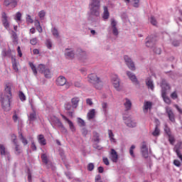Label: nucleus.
<instances>
[{"label":"nucleus","mask_w":182,"mask_h":182,"mask_svg":"<svg viewBox=\"0 0 182 182\" xmlns=\"http://www.w3.org/2000/svg\"><path fill=\"white\" fill-rule=\"evenodd\" d=\"M12 84L6 85L4 92L0 96V105L5 112L11 110V102L12 101Z\"/></svg>","instance_id":"obj_1"},{"label":"nucleus","mask_w":182,"mask_h":182,"mask_svg":"<svg viewBox=\"0 0 182 182\" xmlns=\"http://www.w3.org/2000/svg\"><path fill=\"white\" fill-rule=\"evenodd\" d=\"M100 1L91 0L90 4V18H97L100 16Z\"/></svg>","instance_id":"obj_2"},{"label":"nucleus","mask_w":182,"mask_h":182,"mask_svg":"<svg viewBox=\"0 0 182 182\" xmlns=\"http://www.w3.org/2000/svg\"><path fill=\"white\" fill-rule=\"evenodd\" d=\"M161 96L163 97L164 102L166 103V105H171V100H170V98L167 97V90H170L171 87L167 83V81H166L165 80H161Z\"/></svg>","instance_id":"obj_3"},{"label":"nucleus","mask_w":182,"mask_h":182,"mask_svg":"<svg viewBox=\"0 0 182 182\" xmlns=\"http://www.w3.org/2000/svg\"><path fill=\"white\" fill-rule=\"evenodd\" d=\"M87 81L90 83H92V85H93L95 89H98V90L102 89V80H100V77L97 76V75L95 73H91L88 75Z\"/></svg>","instance_id":"obj_4"},{"label":"nucleus","mask_w":182,"mask_h":182,"mask_svg":"<svg viewBox=\"0 0 182 182\" xmlns=\"http://www.w3.org/2000/svg\"><path fill=\"white\" fill-rule=\"evenodd\" d=\"M56 85L57 86H65V89H69L71 86L70 82H68L66 77L62 75L59 76L56 79Z\"/></svg>","instance_id":"obj_5"},{"label":"nucleus","mask_w":182,"mask_h":182,"mask_svg":"<svg viewBox=\"0 0 182 182\" xmlns=\"http://www.w3.org/2000/svg\"><path fill=\"white\" fill-rule=\"evenodd\" d=\"M112 86L117 90V92L122 90V85H120V78H119V76L116 75H112Z\"/></svg>","instance_id":"obj_6"},{"label":"nucleus","mask_w":182,"mask_h":182,"mask_svg":"<svg viewBox=\"0 0 182 182\" xmlns=\"http://www.w3.org/2000/svg\"><path fill=\"white\" fill-rule=\"evenodd\" d=\"M78 60L80 63H82V65H87V63H89V58H87V53H86V51L81 50L78 56Z\"/></svg>","instance_id":"obj_7"},{"label":"nucleus","mask_w":182,"mask_h":182,"mask_svg":"<svg viewBox=\"0 0 182 182\" xmlns=\"http://www.w3.org/2000/svg\"><path fill=\"white\" fill-rule=\"evenodd\" d=\"M124 59L129 69L131 70H136V66L134 65V63H133L132 60V58H130L128 55H124Z\"/></svg>","instance_id":"obj_8"},{"label":"nucleus","mask_w":182,"mask_h":182,"mask_svg":"<svg viewBox=\"0 0 182 182\" xmlns=\"http://www.w3.org/2000/svg\"><path fill=\"white\" fill-rule=\"evenodd\" d=\"M141 152L144 159L149 157V148L147 147V143H146V141L141 143Z\"/></svg>","instance_id":"obj_9"},{"label":"nucleus","mask_w":182,"mask_h":182,"mask_svg":"<svg viewBox=\"0 0 182 182\" xmlns=\"http://www.w3.org/2000/svg\"><path fill=\"white\" fill-rule=\"evenodd\" d=\"M21 113V111L19 109H15L14 111L12 119L14 122V123H18V124H22V119H21V117H19V114Z\"/></svg>","instance_id":"obj_10"},{"label":"nucleus","mask_w":182,"mask_h":182,"mask_svg":"<svg viewBox=\"0 0 182 182\" xmlns=\"http://www.w3.org/2000/svg\"><path fill=\"white\" fill-rule=\"evenodd\" d=\"M117 21L114 18H111V29L114 36L119 35V30L117 29Z\"/></svg>","instance_id":"obj_11"},{"label":"nucleus","mask_w":182,"mask_h":182,"mask_svg":"<svg viewBox=\"0 0 182 182\" xmlns=\"http://www.w3.org/2000/svg\"><path fill=\"white\" fill-rule=\"evenodd\" d=\"M109 159L112 163H117L119 161V155L117 154V151H116V150L114 149H112L111 151L109 152Z\"/></svg>","instance_id":"obj_12"},{"label":"nucleus","mask_w":182,"mask_h":182,"mask_svg":"<svg viewBox=\"0 0 182 182\" xmlns=\"http://www.w3.org/2000/svg\"><path fill=\"white\" fill-rule=\"evenodd\" d=\"M123 119L128 127H136L137 126L136 121L132 120L130 117H124Z\"/></svg>","instance_id":"obj_13"},{"label":"nucleus","mask_w":182,"mask_h":182,"mask_svg":"<svg viewBox=\"0 0 182 182\" xmlns=\"http://www.w3.org/2000/svg\"><path fill=\"white\" fill-rule=\"evenodd\" d=\"M0 154L1 156H5L7 160H11V154L6 150L4 144H0Z\"/></svg>","instance_id":"obj_14"},{"label":"nucleus","mask_w":182,"mask_h":182,"mask_svg":"<svg viewBox=\"0 0 182 182\" xmlns=\"http://www.w3.org/2000/svg\"><path fill=\"white\" fill-rule=\"evenodd\" d=\"M127 75L130 79V80L134 83V85H140V82H139V80H137V77H136V75L133 74L130 71H127Z\"/></svg>","instance_id":"obj_15"},{"label":"nucleus","mask_w":182,"mask_h":182,"mask_svg":"<svg viewBox=\"0 0 182 182\" xmlns=\"http://www.w3.org/2000/svg\"><path fill=\"white\" fill-rule=\"evenodd\" d=\"M65 56L67 59H74L75 58V50L71 48H66L65 50Z\"/></svg>","instance_id":"obj_16"},{"label":"nucleus","mask_w":182,"mask_h":182,"mask_svg":"<svg viewBox=\"0 0 182 182\" xmlns=\"http://www.w3.org/2000/svg\"><path fill=\"white\" fill-rule=\"evenodd\" d=\"M61 117H63V120H65V122H67V123H68L69 127L71 132H76V127H75V124H73V122L70 119H68V117H66V116L63 114H61Z\"/></svg>","instance_id":"obj_17"},{"label":"nucleus","mask_w":182,"mask_h":182,"mask_svg":"<svg viewBox=\"0 0 182 182\" xmlns=\"http://www.w3.org/2000/svg\"><path fill=\"white\" fill-rule=\"evenodd\" d=\"M5 6H10V8H16L18 1L16 0H5Z\"/></svg>","instance_id":"obj_18"},{"label":"nucleus","mask_w":182,"mask_h":182,"mask_svg":"<svg viewBox=\"0 0 182 182\" xmlns=\"http://www.w3.org/2000/svg\"><path fill=\"white\" fill-rule=\"evenodd\" d=\"M146 85L147 86L148 89H150L151 90H154V83L153 82V80H151V77H148L145 80Z\"/></svg>","instance_id":"obj_19"},{"label":"nucleus","mask_w":182,"mask_h":182,"mask_svg":"<svg viewBox=\"0 0 182 182\" xmlns=\"http://www.w3.org/2000/svg\"><path fill=\"white\" fill-rule=\"evenodd\" d=\"M166 112L168 114V117L171 122H174L175 118H174V113L173 112V110H171V108L169 107H166Z\"/></svg>","instance_id":"obj_20"},{"label":"nucleus","mask_w":182,"mask_h":182,"mask_svg":"<svg viewBox=\"0 0 182 182\" xmlns=\"http://www.w3.org/2000/svg\"><path fill=\"white\" fill-rule=\"evenodd\" d=\"M2 23L6 29L9 28V21H8V16L5 12L2 13Z\"/></svg>","instance_id":"obj_21"},{"label":"nucleus","mask_w":182,"mask_h":182,"mask_svg":"<svg viewBox=\"0 0 182 182\" xmlns=\"http://www.w3.org/2000/svg\"><path fill=\"white\" fill-rule=\"evenodd\" d=\"M174 151H176V153L178 157H179V159H181V161H182L181 143L177 144L175 146Z\"/></svg>","instance_id":"obj_22"},{"label":"nucleus","mask_w":182,"mask_h":182,"mask_svg":"<svg viewBox=\"0 0 182 182\" xmlns=\"http://www.w3.org/2000/svg\"><path fill=\"white\" fill-rule=\"evenodd\" d=\"M79 102H80V99L77 97H75L71 99V105L73 106V109H77V106H79Z\"/></svg>","instance_id":"obj_23"},{"label":"nucleus","mask_w":182,"mask_h":182,"mask_svg":"<svg viewBox=\"0 0 182 182\" xmlns=\"http://www.w3.org/2000/svg\"><path fill=\"white\" fill-rule=\"evenodd\" d=\"M37 139L41 146H46V139H45V136H43V134L38 135Z\"/></svg>","instance_id":"obj_24"},{"label":"nucleus","mask_w":182,"mask_h":182,"mask_svg":"<svg viewBox=\"0 0 182 182\" xmlns=\"http://www.w3.org/2000/svg\"><path fill=\"white\" fill-rule=\"evenodd\" d=\"M11 62L13 70H14V72L18 73V72H19V68L18 67V63L16 62V59L13 56L11 57Z\"/></svg>","instance_id":"obj_25"},{"label":"nucleus","mask_w":182,"mask_h":182,"mask_svg":"<svg viewBox=\"0 0 182 182\" xmlns=\"http://www.w3.org/2000/svg\"><path fill=\"white\" fill-rule=\"evenodd\" d=\"M124 106L126 110H130L132 109V101L129 98L124 100Z\"/></svg>","instance_id":"obj_26"},{"label":"nucleus","mask_w":182,"mask_h":182,"mask_svg":"<svg viewBox=\"0 0 182 182\" xmlns=\"http://www.w3.org/2000/svg\"><path fill=\"white\" fill-rule=\"evenodd\" d=\"M14 154L16 156H19L20 154H22V152H23L22 147H21V145H19V144L14 145Z\"/></svg>","instance_id":"obj_27"},{"label":"nucleus","mask_w":182,"mask_h":182,"mask_svg":"<svg viewBox=\"0 0 182 182\" xmlns=\"http://www.w3.org/2000/svg\"><path fill=\"white\" fill-rule=\"evenodd\" d=\"M154 46V39H153V37H147L146 38V46L147 48H152V46Z\"/></svg>","instance_id":"obj_28"},{"label":"nucleus","mask_w":182,"mask_h":182,"mask_svg":"<svg viewBox=\"0 0 182 182\" xmlns=\"http://www.w3.org/2000/svg\"><path fill=\"white\" fill-rule=\"evenodd\" d=\"M95 116H96V110L95 109L90 110L87 114V117L88 120H92V119H95Z\"/></svg>","instance_id":"obj_29"},{"label":"nucleus","mask_w":182,"mask_h":182,"mask_svg":"<svg viewBox=\"0 0 182 182\" xmlns=\"http://www.w3.org/2000/svg\"><path fill=\"white\" fill-rule=\"evenodd\" d=\"M34 25L38 32H39V33H42V32H43V30L42 29V26H41V22L38 20L34 21Z\"/></svg>","instance_id":"obj_30"},{"label":"nucleus","mask_w":182,"mask_h":182,"mask_svg":"<svg viewBox=\"0 0 182 182\" xmlns=\"http://www.w3.org/2000/svg\"><path fill=\"white\" fill-rule=\"evenodd\" d=\"M108 135L111 143H116V139H114V134H113V132L111 129L108 130Z\"/></svg>","instance_id":"obj_31"},{"label":"nucleus","mask_w":182,"mask_h":182,"mask_svg":"<svg viewBox=\"0 0 182 182\" xmlns=\"http://www.w3.org/2000/svg\"><path fill=\"white\" fill-rule=\"evenodd\" d=\"M109 16H110V14L109 13V10L107 9V6H104V12L102 15L103 19H109Z\"/></svg>","instance_id":"obj_32"},{"label":"nucleus","mask_w":182,"mask_h":182,"mask_svg":"<svg viewBox=\"0 0 182 182\" xmlns=\"http://www.w3.org/2000/svg\"><path fill=\"white\" fill-rule=\"evenodd\" d=\"M151 106H153V102L146 101L144 104V109L149 110V109H151Z\"/></svg>","instance_id":"obj_33"},{"label":"nucleus","mask_w":182,"mask_h":182,"mask_svg":"<svg viewBox=\"0 0 182 182\" xmlns=\"http://www.w3.org/2000/svg\"><path fill=\"white\" fill-rule=\"evenodd\" d=\"M54 124L57 126V127L60 128L61 126H63V124L60 122L59 118L58 117H54V120L53 121Z\"/></svg>","instance_id":"obj_34"},{"label":"nucleus","mask_w":182,"mask_h":182,"mask_svg":"<svg viewBox=\"0 0 182 182\" xmlns=\"http://www.w3.org/2000/svg\"><path fill=\"white\" fill-rule=\"evenodd\" d=\"M151 134L154 137H158V136H160V129L157 125L156 126L154 131L151 132Z\"/></svg>","instance_id":"obj_35"},{"label":"nucleus","mask_w":182,"mask_h":182,"mask_svg":"<svg viewBox=\"0 0 182 182\" xmlns=\"http://www.w3.org/2000/svg\"><path fill=\"white\" fill-rule=\"evenodd\" d=\"M29 66L31 68V69L32 70L33 75H35V76H36V75H38V70L36 69V66H35L34 64H33V63L30 62L29 63Z\"/></svg>","instance_id":"obj_36"},{"label":"nucleus","mask_w":182,"mask_h":182,"mask_svg":"<svg viewBox=\"0 0 182 182\" xmlns=\"http://www.w3.org/2000/svg\"><path fill=\"white\" fill-rule=\"evenodd\" d=\"M14 19L15 21H16V22H18V23H19L22 19V14H21V12H17L14 16Z\"/></svg>","instance_id":"obj_37"},{"label":"nucleus","mask_w":182,"mask_h":182,"mask_svg":"<svg viewBox=\"0 0 182 182\" xmlns=\"http://www.w3.org/2000/svg\"><path fill=\"white\" fill-rule=\"evenodd\" d=\"M11 50H4L2 51V56H4V58H6V56H7V58H11Z\"/></svg>","instance_id":"obj_38"},{"label":"nucleus","mask_w":182,"mask_h":182,"mask_svg":"<svg viewBox=\"0 0 182 182\" xmlns=\"http://www.w3.org/2000/svg\"><path fill=\"white\" fill-rule=\"evenodd\" d=\"M19 138L20 140L22 141L23 144H24V146H26V144H28V139L23 137V134H22V133L19 134Z\"/></svg>","instance_id":"obj_39"},{"label":"nucleus","mask_w":182,"mask_h":182,"mask_svg":"<svg viewBox=\"0 0 182 182\" xmlns=\"http://www.w3.org/2000/svg\"><path fill=\"white\" fill-rule=\"evenodd\" d=\"M41 159L43 163H45L46 164H48V163H49V160L48 159V155H46V154H41Z\"/></svg>","instance_id":"obj_40"},{"label":"nucleus","mask_w":182,"mask_h":182,"mask_svg":"<svg viewBox=\"0 0 182 182\" xmlns=\"http://www.w3.org/2000/svg\"><path fill=\"white\" fill-rule=\"evenodd\" d=\"M51 32L55 38H59V31H58V29L56 28H53L51 29Z\"/></svg>","instance_id":"obj_41"},{"label":"nucleus","mask_w":182,"mask_h":182,"mask_svg":"<svg viewBox=\"0 0 182 182\" xmlns=\"http://www.w3.org/2000/svg\"><path fill=\"white\" fill-rule=\"evenodd\" d=\"M149 21L154 26H157V20L154 16H151L149 18Z\"/></svg>","instance_id":"obj_42"},{"label":"nucleus","mask_w":182,"mask_h":182,"mask_svg":"<svg viewBox=\"0 0 182 182\" xmlns=\"http://www.w3.org/2000/svg\"><path fill=\"white\" fill-rule=\"evenodd\" d=\"M11 141L14 146L19 144V143L18 142V139H16V135H15V134H11Z\"/></svg>","instance_id":"obj_43"},{"label":"nucleus","mask_w":182,"mask_h":182,"mask_svg":"<svg viewBox=\"0 0 182 182\" xmlns=\"http://www.w3.org/2000/svg\"><path fill=\"white\" fill-rule=\"evenodd\" d=\"M28 119L30 122H34V120H36V112H33V113H31L28 116Z\"/></svg>","instance_id":"obj_44"},{"label":"nucleus","mask_w":182,"mask_h":182,"mask_svg":"<svg viewBox=\"0 0 182 182\" xmlns=\"http://www.w3.org/2000/svg\"><path fill=\"white\" fill-rule=\"evenodd\" d=\"M46 69V67L45 66V65L43 64H40L38 66L37 70H38V72H40L41 73H43L44 70Z\"/></svg>","instance_id":"obj_45"},{"label":"nucleus","mask_w":182,"mask_h":182,"mask_svg":"<svg viewBox=\"0 0 182 182\" xmlns=\"http://www.w3.org/2000/svg\"><path fill=\"white\" fill-rule=\"evenodd\" d=\"M77 123L80 127H84V126H86V123L85 122V120H83L82 118H77Z\"/></svg>","instance_id":"obj_46"},{"label":"nucleus","mask_w":182,"mask_h":182,"mask_svg":"<svg viewBox=\"0 0 182 182\" xmlns=\"http://www.w3.org/2000/svg\"><path fill=\"white\" fill-rule=\"evenodd\" d=\"M100 135L97 132H94L93 133V140L94 141H96L97 143H99L100 141V139H99Z\"/></svg>","instance_id":"obj_47"},{"label":"nucleus","mask_w":182,"mask_h":182,"mask_svg":"<svg viewBox=\"0 0 182 182\" xmlns=\"http://www.w3.org/2000/svg\"><path fill=\"white\" fill-rule=\"evenodd\" d=\"M134 149H136V146L134 145L131 146L130 149H129V154L130 156H132V157L134 158L136 157V156L134 155Z\"/></svg>","instance_id":"obj_48"},{"label":"nucleus","mask_w":182,"mask_h":182,"mask_svg":"<svg viewBox=\"0 0 182 182\" xmlns=\"http://www.w3.org/2000/svg\"><path fill=\"white\" fill-rule=\"evenodd\" d=\"M18 96L21 102H25V100H26V97L25 96V94L22 92V91L19 92Z\"/></svg>","instance_id":"obj_49"},{"label":"nucleus","mask_w":182,"mask_h":182,"mask_svg":"<svg viewBox=\"0 0 182 182\" xmlns=\"http://www.w3.org/2000/svg\"><path fill=\"white\" fill-rule=\"evenodd\" d=\"M43 73L45 77H50V70L46 68Z\"/></svg>","instance_id":"obj_50"},{"label":"nucleus","mask_w":182,"mask_h":182,"mask_svg":"<svg viewBox=\"0 0 182 182\" xmlns=\"http://www.w3.org/2000/svg\"><path fill=\"white\" fill-rule=\"evenodd\" d=\"M102 110L105 113H107V102H102Z\"/></svg>","instance_id":"obj_51"},{"label":"nucleus","mask_w":182,"mask_h":182,"mask_svg":"<svg viewBox=\"0 0 182 182\" xmlns=\"http://www.w3.org/2000/svg\"><path fill=\"white\" fill-rule=\"evenodd\" d=\"M46 46L48 48V49H52V41L49 39H47L46 41Z\"/></svg>","instance_id":"obj_52"},{"label":"nucleus","mask_w":182,"mask_h":182,"mask_svg":"<svg viewBox=\"0 0 182 182\" xmlns=\"http://www.w3.org/2000/svg\"><path fill=\"white\" fill-rule=\"evenodd\" d=\"M171 97L173 100H176V99H177L178 97V95L177 94V91H174L173 92H172L171 94Z\"/></svg>","instance_id":"obj_53"},{"label":"nucleus","mask_w":182,"mask_h":182,"mask_svg":"<svg viewBox=\"0 0 182 182\" xmlns=\"http://www.w3.org/2000/svg\"><path fill=\"white\" fill-rule=\"evenodd\" d=\"M94 168H95V164H93V163H90L87 165L88 171H93Z\"/></svg>","instance_id":"obj_54"},{"label":"nucleus","mask_w":182,"mask_h":182,"mask_svg":"<svg viewBox=\"0 0 182 182\" xmlns=\"http://www.w3.org/2000/svg\"><path fill=\"white\" fill-rule=\"evenodd\" d=\"M45 15H46V13L43 10L39 11L38 13V16L41 19H43L45 18Z\"/></svg>","instance_id":"obj_55"},{"label":"nucleus","mask_w":182,"mask_h":182,"mask_svg":"<svg viewBox=\"0 0 182 182\" xmlns=\"http://www.w3.org/2000/svg\"><path fill=\"white\" fill-rule=\"evenodd\" d=\"M72 107H73L72 106V104H70V102H67L65 105V110H70L72 109Z\"/></svg>","instance_id":"obj_56"},{"label":"nucleus","mask_w":182,"mask_h":182,"mask_svg":"<svg viewBox=\"0 0 182 182\" xmlns=\"http://www.w3.org/2000/svg\"><path fill=\"white\" fill-rule=\"evenodd\" d=\"M12 39L13 42H16L18 43V36L16 35V33L14 32L12 34Z\"/></svg>","instance_id":"obj_57"},{"label":"nucleus","mask_w":182,"mask_h":182,"mask_svg":"<svg viewBox=\"0 0 182 182\" xmlns=\"http://www.w3.org/2000/svg\"><path fill=\"white\" fill-rule=\"evenodd\" d=\"M26 22L28 23H33V19H32V17H31V15H27Z\"/></svg>","instance_id":"obj_58"},{"label":"nucleus","mask_w":182,"mask_h":182,"mask_svg":"<svg viewBox=\"0 0 182 182\" xmlns=\"http://www.w3.org/2000/svg\"><path fill=\"white\" fill-rule=\"evenodd\" d=\"M30 43H31V45H36V43H38V38H33L31 39Z\"/></svg>","instance_id":"obj_59"},{"label":"nucleus","mask_w":182,"mask_h":182,"mask_svg":"<svg viewBox=\"0 0 182 182\" xmlns=\"http://www.w3.org/2000/svg\"><path fill=\"white\" fill-rule=\"evenodd\" d=\"M17 53H18V56H19V58H22V50H21V46H18L17 48Z\"/></svg>","instance_id":"obj_60"},{"label":"nucleus","mask_w":182,"mask_h":182,"mask_svg":"<svg viewBox=\"0 0 182 182\" xmlns=\"http://www.w3.org/2000/svg\"><path fill=\"white\" fill-rule=\"evenodd\" d=\"M168 140L171 144H174V136H171V134L168 135Z\"/></svg>","instance_id":"obj_61"},{"label":"nucleus","mask_w":182,"mask_h":182,"mask_svg":"<svg viewBox=\"0 0 182 182\" xmlns=\"http://www.w3.org/2000/svg\"><path fill=\"white\" fill-rule=\"evenodd\" d=\"M59 129L62 133H68V129H66L63 125L60 127Z\"/></svg>","instance_id":"obj_62"},{"label":"nucleus","mask_w":182,"mask_h":182,"mask_svg":"<svg viewBox=\"0 0 182 182\" xmlns=\"http://www.w3.org/2000/svg\"><path fill=\"white\" fill-rule=\"evenodd\" d=\"M102 160L105 166H109V164H110V163L109 162V159L104 157Z\"/></svg>","instance_id":"obj_63"},{"label":"nucleus","mask_w":182,"mask_h":182,"mask_svg":"<svg viewBox=\"0 0 182 182\" xmlns=\"http://www.w3.org/2000/svg\"><path fill=\"white\" fill-rule=\"evenodd\" d=\"M95 182H102V176L100 175L96 176Z\"/></svg>","instance_id":"obj_64"}]
</instances>
